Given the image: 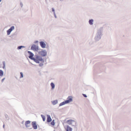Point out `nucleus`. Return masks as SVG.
Returning <instances> with one entry per match:
<instances>
[{"label": "nucleus", "instance_id": "c85d7f7f", "mask_svg": "<svg viewBox=\"0 0 131 131\" xmlns=\"http://www.w3.org/2000/svg\"><path fill=\"white\" fill-rule=\"evenodd\" d=\"M83 96L84 97H87V96L86 95H85V94H83Z\"/></svg>", "mask_w": 131, "mask_h": 131}, {"label": "nucleus", "instance_id": "1a4fd4ad", "mask_svg": "<svg viewBox=\"0 0 131 131\" xmlns=\"http://www.w3.org/2000/svg\"><path fill=\"white\" fill-rule=\"evenodd\" d=\"M41 47L42 48H44L46 46V44L43 41H41L39 42Z\"/></svg>", "mask_w": 131, "mask_h": 131}, {"label": "nucleus", "instance_id": "ddd939ff", "mask_svg": "<svg viewBox=\"0 0 131 131\" xmlns=\"http://www.w3.org/2000/svg\"><path fill=\"white\" fill-rule=\"evenodd\" d=\"M4 74V72L3 70H0V76L2 77V76Z\"/></svg>", "mask_w": 131, "mask_h": 131}, {"label": "nucleus", "instance_id": "20e7f679", "mask_svg": "<svg viewBox=\"0 0 131 131\" xmlns=\"http://www.w3.org/2000/svg\"><path fill=\"white\" fill-rule=\"evenodd\" d=\"M66 122L69 125H71L72 126H74L76 124V122L75 121L71 119L67 121Z\"/></svg>", "mask_w": 131, "mask_h": 131}, {"label": "nucleus", "instance_id": "39448f33", "mask_svg": "<svg viewBox=\"0 0 131 131\" xmlns=\"http://www.w3.org/2000/svg\"><path fill=\"white\" fill-rule=\"evenodd\" d=\"M28 53L29 54V58L31 60H35V57H33L34 54L33 53L29 51H28Z\"/></svg>", "mask_w": 131, "mask_h": 131}, {"label": "nucleus", "instance_id": "bb28decb", "mask_svg": "<svg viewBox=\"0 0 131 131\" xmlns=\"http://www.w3.org/2000/svg\"><path fill=\"white\" fill-rule=\"evenodd\" d=\"M5 79V78H3V79H2L1 80V82H3L4 80Z\"/></svg>", "mask_w": 131, "mask_h": 131}, {"label": "nucleus", "instance_id": "4468645a", "mask_svg": "<svg viewBox=\"0 0 131 131\" xmlns=\"http://www.w3.org/2000/svg\"><path fill=\"white\" fill-rule=\"evenodd\" d=\"M52 104L54 105L57 104L58 103V101L57 100H55L52 102Z\"/></svg>", "mask_w": 131, "mask_h": 131}, {"label": "nucleus", "instance_id": "a211bd4d", "mask_svg": "<svg viewBox=\"0 0 131 131\" xmlns=\"http://www.w3.org/2000/svg\"><path fill=\"white\" fill-rule=\"evenodd\" d=\"M50 85L52 87V89H54L55 87V85L53 83H51L50 84Z\"/></svg>", "mask_w": 131, "mask_h": 131}, {"label": "nucleus", "instance_id": "f03ea898", "mask_svg": "<svg viewBox=\"0 0 131 131\" xmlns=\"http://www.w3.org/2000/svg\"><path fill=\"white\" fill-rule=\"evenodd\" d=\"M31 125L32 127H31L29 128V129H32V128L34 129H37V126L36 124V121H33L31 123Z\"/></svg>", "mask_w": 131, "mask_h": 131}, {"label": "nucleus", "instance_id": "f3484780", "mask_svg": "<svg viewBox=\"0 0 131 131\" xmlns=\"http://www.w3.org/2000/svg\"><path fill=\"white\" fill-rule=\"evenodd\" d=\"M67 103H67L66 101H65V102H64L60 103V106H61Z\"/></svg>", "mask_w": 131, "mask_h": 131}, {"label": "nucleus", "instance_id": "6e6552de", "mask_svg": "<svg viewBox=\"0 0 131 131\" xmlns=\"http://www.w3.org/2000/svg\"><path fill=\"white\" fill-rule=\"evenodd\" d=\"M31 123V121H27L25 122V125L26 128H30V124Z\"/></svg>", "mask_w": 131, "mask_h": 131}, {"label": "nucleus", "instance_id": "5701e85b", "mask_svg": "<svg viewBox=\"0 0 131 131\" xmlns=\"http://www.w3.org/2000/svg\"><path fill=\"white\" fill-rule=\"evenodd\" d=\"M20 78H23L24 76L23 73L22 72H20Z\"/></svg>", "mask_w": 131, "mask_h": 131}, {"label": "nucleus", "instance_id": "cd10ccee", "mask_svg": "<svg viewBox=\"0 0 131 131\" xmlns=\"http://www.w3.org/2000/svg\"><path fill=\"white\" fill-rule=\"evenodd\" d=\"M38 42V40L34 42V43H36Z\"/></svg>", "mask_w": 131, "mask_h": 131}, {"label": "nucleus", "instance_id": "2eb2a0df", "mask_svg": "<svg viewBox=\"0 0 131 131\" xmlns=\"http://www.w3.org/2000/svg\"><path fill=\"white\" fill-rule=\"evenodd\" d=\"M67 103H67L66 101H65V102H64L60 103V106H61Z\"/></svg>", "mask_w": 131, "mask_h": 131}, {"label": "nucleus", "instance_id": "473e14b6", "mask_svg": "<svg viewBox=\"0 0 131 131\" xmlns=\"http://www.w3.org/2000/svg\"><path fill=\"white\" fill-rule=\"evenodd\" d=\"M3 128H4V125H3Z\"/></svg>", "mask_w": 131, "mask_h": 131}, {"label": "nucleus", "instance_id": "f704fd0d", "mask_svg": "<svg viewBox=\"0 0 131 131\" xmlns=\"http://www.w3.org/2000/svg\"><path fill=\"white\" fill-rule=\"evenodd\" d=\"M47 0H46V2H47Z\"/></svg>", "mask_w": 131, "mask_h": 131}, {"label": "nucleus", "instance_id": "393cba45", "mask_svg": "<svg viewBox=\"0 0 131 131\" xmlns=\"http://www.w3.org/2000/svg\"><path fill=\"white\" fill-rule=\"evenodd\" d=\"M20 5L21 7L22 8L23 6V4L22 2H20Z\"/></svg>", "mask_w": 131, "mask_h": 131}, {"label": "nucleus", "instance_id": "c756f323", "mask_svg": "<svg viewBox=\"0 0 131 131\" xmlns=\"http://www.w3.org/2000/svg\"><path fill=\"white\" fill-rule=\"evenodd\" d=\"M52 11L54 13V10L53 8H52Z\"/></svg>", "mask_w": 131, "mask_h": 131}, {"label": "nucleus", "instance_id": "b1692460", "mask_svg": "<svg viewBox=\"0 0 131 131\" xmlns=\"http://www.w3.org/2000/svg\"><path fill=\"white\" fill-rule=\"evenodd\" d=\"M47 122L48 123H49V115H47Z\"/></svg>", "mask_w": 131, "mask_h": 131}, {"label": "nucleus", "instance_id": "0eeeda50", "mask_svg": "<svg viewBox=\"0 0 131 131\" xmlns=\"http://www.w3.org/2000/svg\"><path fill=\"white\" fill-rule=\"evenodd\" d=\"M39 54L43 56H45L47 55V52L46 50H43L39 52Z\"/></svg>", "mask_w": 131, "mask_h": 131}, {"label": "nucleus", "instance_id": "7c9ffc66", "mask_svg": "<svg viewBox=\"0 0 131 131\" xmlns=\"http://www.w3.org/2000/svg\"><path fill=\"white\" fill-rule=\"evenodd\" d=\"M49 120H50V122L51 120H52V119H51V118L50 117V119H49Z\"/></svg>", "mask_w": 131, "mask_h": 131}, {"label": "nucleus", "instance_id": "f257e3e1", "mask_svg": "<svg viewBox=\"0 0 131 131\" xmlns=\"http://www.w3.org/2000/svg\"><path fill=\"white\" fill-rule=\"evenodd\" d=\"M35 60L34 61L37 63H39V61L43 62L44 61L43 60L42 58L41 57L37 55H36L35 56Z\"/></svg>", "mask_w": 131, "mask_h": 131}, {"label": "nucleus", "instance_id": "2f4dec72", "mask_svg": "<svg viewBox=\"0 0 131 131\" xmlns=\"http://www.w3.org/2000/svg\"><path fill=\"white\" fill-rule=\"evenodd\" d=\"M24 123V121H23L21 122L22 124H23Z\"/></svg>", "mask_w": 131, "mask_h": 131}, {"label": "nucleus", "instance_id": "72a5a7b5", "mask_svg": "<svg viewBox=\"0 0 131 131\" xmlns=\"http://www.w3.org/2000/svg\"><path fill=\"white\" fill-rule=\"evenodd\" d=\"M2 0H0V2H1Z\"/></svg>", "mask_w": 131, "mask_h": 131}, {"label": "nucleus", "instance_id": "6ab92c4d", "mask_svg": "<svg viewBox=\"0 0 131 131\" xmlns=\"http://www.w3.org/2000/svg\"><path fill=\"white\" fill-rule=\"evenodd\" d=\"M93 20L92 19H91V20H89V23L91 25H92L93 24Z\"/></svg>", "mask_w": 131, "mask_h": 131}, {"label": "nucleus", "instance_id": "4be33fe9", "mask_svg": "<svg viewBox=\"0 0 131 131\" xmlns=\"http://www.w3.org/2000/svg\"><path fill=\"white\" fill-rule=\"evenodd\" d=\"M3 69H5V61H3Z\"/></svg>", "mask_w": 131, "mask_h": 131}, {"label": "nucleus", "instance_id": "dca6fc26", "mask_svg": "<svg viewBox=\"0 0 131 131\" xmlns=\"http://www.w3.org/2000/svg\"><path fill=\"white\" fill-rule=\"evenodd\" d=\"M67 103H67L66 101H65V102H64L60 103V106H61Z\"/></svg>", "mask_w": 131, "mask_h": 131}, {"label": "nucleus", "instance_id": "9b49d317", "mask_svg": "<svg viewBox=\"0 0 131 131\" xmlns=\"http://www.w3.org/2000/svg\"><path fill=\"white\" fill-rule=\"evenodd\" d=\"M66 131H72V129L69 126H67L66 128Z\"/></svg>", "mask_w": 131, "mask_h": 131}, {"label": "nucleus", "instance_id": "a878e982", "mask_svg": "<svg viewBox=\"0 0 131 131\" xmlns=\"http://www.w3.org/2000/svg\"><path fill=\"white\" fill-rule=\"evenodd\" d=\"M43 65V63H41L39 64V66L40 67H42Z\"/></svg>", "mask_w": 131, "mask_h": 131}, {"label": "nucleus", "instance_id": "aec40b11", "mask_svg": "<svg viewBox=\"0 0 131 131\" xmlns=\"http://www.w3.org/2000/svg\"><path fill=\"white\" fill-rule=\"evenodd\" d=\"M54 120H53L52 121L51 123V125L52 126H54L55 124Z\"/></svg>", "mask_w": 131, "mask_h": 131}, {"label": "nucleus", "instance_id": "f8f14e48", "mask_svg": "<svg viewBox=\"0 0 131 131\" xmlns=\"http://www.w3.org/2000/svg\"><path fill=\"white\" fill-rule=\"evenodd\" d=\"M25 47L23 46H20L17 47V49L18 50H20L22 48H25Z\"/></svg>", "mask_w": 131, "mask_h": 131}, {"label": "nucleus", "instance_id": "412c9836", "mask_svg": "<svg viewBox=\"0 0 131 131\" xmlns=\"http://www.w3.org/2000/svg\"><path fill=\"white\" fill-rule=\"evenodd\" d=\"M41 116L42 118L43 121H45V116L42 115H41Z\"/></svg>", "mask_w": 131, "mask_h": 131}, {"label": "nucleus", "instance_id": "423d86ee", "mask_svg": "<svg viewBox=\"0 0 131 131\" xmlns=\"http://www.w3.org/2000/svg\"><path fill=\"white\" fill-rule=\"evenodd\" d=\"M15 29V27L14 26H12L7 31V34L8 35L10 34L11 32Z\"/></svg>", "mask_w": 131, "mask_h": 131}, {"label": "nucleus", "instance_id": "7ed1b4c3", "mask_svg": "<svg viewBox=\"0 0 131 131\" xmlns=\"http://www.w3.org/2000/svg\"><path fill=\"white\" fill-rule=\"evenodd\" d=\"M31 50L36 52L38 51V46L35 44H33L31 46Z\"/></svg>", "mask_w": 131, "mask_h": 131}, {"label": "nucleus", "instance_id": "9d476101", "mask_svg": "<svg viewBox=\"0 0 131 131\" xmlns=\"http://www.w3.org/2000/svg\"><path fill=\"white\" fill-rule=\"evenodd\" d=\"M67 100L66 101V102L67 103H69L72 101V97L71 96H69L67 98Z\"/></svg>", "mask_w": 131, "mask_h": 131}]
</instances>
